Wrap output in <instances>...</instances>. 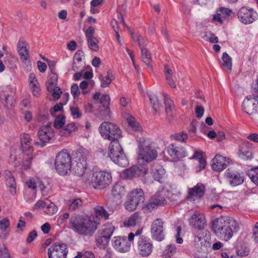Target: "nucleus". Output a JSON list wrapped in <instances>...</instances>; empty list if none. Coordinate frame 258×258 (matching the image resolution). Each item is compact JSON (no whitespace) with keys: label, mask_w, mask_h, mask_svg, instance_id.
Masks as SVG:
<instances>
[{"label":"nucleus","mask_w":258,"mask_h":258,"mask_svg":"<svg viewBox=\"0 0 258 258\" xmlns=\"http://www.w3.org/2000/svg\"><path fill=\"white\" fill-rule=\"evenodd\" d=\"M163 222L161 219L153 221L151 228V233L153 238L161 241L164 239Z\"/></svg>","instance_id":"obj_12"},{"label":"nucleus","mask_w":258,"mask_h":258,"mask_svg":"<svg viewBox=\"0 0 258 258\" xmlns=\"http://www.w3.org/2000/svg\"><path fill=\"white\" fill-rule=\"evenodd\" d=\"M204 39L206 41H208L211 43H218V38L215 34L210 32H206L204 35Z\"/></svg>","instance_id":"obj_52"},{"label":"nucleus","mask_w":258,"mask_h":258,"mask_svg":"<svg viewBox=\"0 0 258 258\" xmlns=\"http://www.w3.org/2000/svg\"><path fill=\"white\" fill-rule=\"evenodd\" d=\"M230 162V159L221 155H216L212 159L211 165L213 169L216 171H220L226 168Z\"/></svg>","instance_id":"obj_22"},{"label":"nucleus","mask_w":258,"mask_h":258,"mask_svg":"<svg viewBox=\"0 0 258 258\" xmlns=\"http://www.w3.org/2000/svg\"><path fill=\"white\" fill-rule=\"evenodd\" d=\"M83 204V202L81 199L78 198L73 200L69 206V209L72 210H75L76 209L79 208Z\"/></svg>","instance_id":"obj_57"},{"label":"nucleus","mask_w":258,"mask_h":258,"mask_svg":"<svg viewBox=\"0 0 258 258\" xmlns=\"http://www.w3.org/2000/svg\"><path fill=\"white\" fill-rule=\"evenodd\" d=\"M71 93L75 98H78L80 94L79 87L77 84H74L71 87Z\"/></svg>","instance_id":"obj_62"},{"label":"nucleus","mask_w":258,"mask_h":258,"mask_svg":"<svg viewBox=\"0 0 258 258\" xmlns=\"http://www.w3.org/2000/svg\"><path fill=\"white\" fill-rule=\"evenodd\" d=\"M191 159H199V165L197 167V171H200L204 169L206 167V162L202 157V153L198 151H195L194 155L192 156Z\"/></svg>","instance_id":"obj_39"},{"label":"nucleus","mask_w":258,"mask_h":258,"mask_svg":"<svg viewBox=\"0 0 258 258\" xmlns=\"http://www.w3.org/2000/svg\"><path fill=\"white\" fill-rule=\"evenodd\" d=\"M212 227L216 236L225 241H228L239 228L238 222L228 216H221L213 222Z\"/></svg>","instance_id":"obj_1"},{"label":"nucleus","mask_w":258,"mask_h":258,"mask_svg":"<svg viewBox=\"0 0 258 258\" xmlns=\"http://www.w3.org/2000/svg\"><path fill=\"white\" fill-rule=\"evenodd\" d=\"M176 251V248L174 244L168 245L166 249L164 250V254L170 256L175 253Z\"/></svg>","instance_id":"obj_56"},{"label":"nucleus","mask_w":258,"mask_h":258,"mask_svg":"<svg viewBox=\"0 0 258 258\" xmlns=\"http://www.w3.org/2000/svg\"><path fill=\"white\" fill-rule=\"evenodd\" d=\"M141 58L142 61L146 64L147 67L151 70L152 69L151 65L152 57L150 52L145 48H142L141 50Z\"/></svg>","instance_id":"obj_37"},{"label":"nucleus","mask_w":258,"mask_h":258,"mask_svg":"<svg viewBox=\"0 0 258 258\" xmlns=\"http://www.w3.org/2000/svg\"><path fill=\"white\" fill-rule=\"evenodd\" d=\"M153 245L152 241L145 236H141L137 242V250L143 257L149 256L152 252Z\"/></svg>","instance_id":"obj_9"},{"label":"nucleus","mask_w":258,"mask_h":258,"mask_svg":"<svg viewBox=\"0 0 258 258\" xmlns=\"http://www.w3.org/2000/svg\"><path fill=\"white\" fill-rule=\"evenodd\" d=\"M67 246L62 243H55L48 249V258H66Z\"/></svg>","instance_id":"obj_10"},{"label":"nucleus","mask_w":258,"mask_h":258,"mask_svg":"<svg viewBox=\"0 0 258 258\" xmlns=\"http://www.w3.org/2000/svg\"><path fill=\"white\" fill-rule=\"evenodd\" d=\"M95 33V29L90 26L85 31V36L87 39L88 46L90 49L97 51L99 50L98 40L94 36Z\"/></svg>","instance_id":"obj_19"},{"label":"nucleus","mask_w":258,"mask_h":258,"mask_svg":"<svg viewBox=\"0 0 258 258\" xmlns=\"http://www.w3.org/2000/svg\"><path fill=\"white\" fill-rule=\"evenodd\" d=\"M110 238L101 234L99 232L96 238V244L100 248H104L108 244Z\"/></svg>","instance_id":"obj_40"},{"label":"nucleus","mask_w":258,"mask_h":258,"mask_svg":"<svg viewBox=\"0 0 258 258\" xmlns=\"http://www.w3.org/2000/svg\"><path fill=\"white\" fill-rule=\"evenodd\" d=\"M52 90H48V92L52 93V95L54 99H58L60 97V95L62 93V91L58 87L53 86Z\"/></svg>","instance_id":"obj_58"},{"label":"nucleus","mask_w":258,"mask_h":258,"mask_svg":"<svg viewBox=\"0 0 258 258\" xmlns=\"http://www.w3.org/2000/svg\"><path fill=\"white\" fill-rule=\"evenodd\" d=\"M0 258H11L10 254L6 247L0 248Z\"/></svg>","instance_id":"obj_64"},{"label":"nucleus","mask_w":258,"mask_h":258,"mask_svg":"<svg viewBox=\"0 0 258 258\" xmlns=\"http://www.w3.org/2000/svg\"><path fill=\"white\" fill-rule=\"evenodd\" d=\"M148 171L146 166L140 165L133 166L125 170L123 175L126 179H132L135 177H138L145 175Z\"/></svg>","instance_id":"obj_14"},{"label":"nucleus","mask_w":258,"mask_h":258,"mask_svg":"<svg viewBox=\"0 0 258 258\" xmlns=\"http://www.w3.org/2000/svg\"><path fill=\"white\" fill-rule=\"evenodd\" d=\"M173 139L182 142H185L187 140V135L184 132H180L173 135Z\"/></svg>","instance_id":"obj_54"},{"label":"nucleus","mask_w":258,"mask_h":258,"mask_svg":"<svg viewBox=\"0 0 258 258\" xmlns=\"http://www.w3.org/2000/svg\"><path fill=\"white\" fill-rule=\"evenodd\" d=\"M247 175L254 184L258 185V167L249 170Z\"/></svg>","instance_id":"obj_48"},{"label":"nucleus","mask_w":258,"mask_h":258,"mask_svg":"<svg viewBox=\"0 0 258 258\" xmlns=\"http://www.w3.org/2000/svg\"><path fill=\"white\" fill-rule=\"evenodd\" d=\"M165 111L168 117H172L173 115L174 105L172 100L168 97L167 95L164 94Z\"/></svg>","instance_id":"obj_35"},{"label":"nucleus","mask_w":258,"mask_h":258,"mask_svg":"<svg viewBox=\"0 0 258 258\" xmlns=\"http://www.w3.org/2000/svg\"><path fill=\"white\" fill-rule=\"evenodd\" d=\"M254 102H255V97H252L251 96H247L242 103L243 111L249 115H252L256 112V108L253 107Z\"/></svg>","instance_id":"obj_24"},{"label":"nucleus","mask_w":258,"mask_h":258,"mask_svg":"<svg viewBox=\"0 0 258 258\" xmlns=\"http://www.w3.org/2000/svg\"><path fill=\"white\" fill-rule=\"evenodd\" d=\"M225 176L230 184L232 186H236L243 183V176L239 172L228 169L225 172Z\"/></svg>","instance_id":"obj_18"},{"label":"nucleus","mask_w":258,"mask_h":258,"mask_svg":"<svg viewBox=\"0 0 258 258\" xmlns=\"http://www.w3.org/2000/svg\"><path fill=\"white\" fill-rule=\"evenodd\" d=\"M127 121L130 126L135 130H139L140 128L139 123L136 121L135 117L130 116L127 118Z\"/></svg>","instance_id":"obj_55"},{"label":"nucleus","mask_w":258,"mask_h":258,"mask_svg":"<svg viewBox=\"0 0 258 258\" xmlns=\"http://www.w3.org/2000/svg\"><path fill=\"white\" fill-rule=\"evenodd\" d=\"M88 155V153L85 149H80L76 152V157H75V161L78 160L81 162L84 161L86 162Z\"/></svg>","instance_id":"obj_46"},{"label":"nucleus","mask_w":258,"mask_h":258,"mask_svg":"<svg viewBox=\"0 0 258 258\" xmlns=\"http://www.w3.org/2000/svg\"><path fill=\"white\" fill-rule=\"evenodd\" d=\"M210 242L207 241L205 238L200 235L199 233L195 234L192 244L193 247L197 251L194 254L195 258H208L207 253L203 251L204 248L210 246Z\"/></svg>","instance_id":"obj_7"},{"label":"nucleus","mask_w":258,"mask_h":258,"mask_svg":"<svg viewBox=\"0 0 258 258\" xmlns=\"http://www.w3.org/2000/svg\"><path fill=\"white\" fill-rule=\"evenodd\" d=\"M108 156L114 163L119 166L125 167L128 165V160L124 153L123 150L109 152Z\"/></svg>","instance_id":"obj_15"},{"label":"nucleus","mask_w":258,"mask_h":258,"mask_svg":"<svg viewBox=\"0 0 258 258\" xmlns=\"http://www.w3.org/2000/svg\"><path fill=\"white\" fill-rule=\"evenodd\" d=\"M151 170L153 178L160 182L165 173V170L163 167L158 163H154L152 165Z\"/></svg>","instance_id":"obj_27"},{"label":"nucleus","mask_w":258,"mask_h":258,"mask_svg":"<svg viewBox=\"0 0 258 258\" xmlns=\"http://www.w3.org/2000/svg\"><path fill=\"white\" fill-rule=\"evenodd\" d=\"M157 151L151 146V143L149 140L144 138H141L139 141L138 159L142 160L146 162H151L157 157Z\"/></svg>","instance_id":"obj_4"},{"label":"nucleus","mask_w":258,"mask_h":258,"mask_svg":"<svg viewBox=\"0 0 258 258\" xmlns=\"http://www.w3.org/2000/svg\"><path fill=\"white\" fill-rule=\"evenodd\" d=\"M57 81V76L56 74L52 72L51 74L48 77V79L46 82V85L47 90H52L53 86L56 85Z\"/></svg>","instance_id":"obj_42"},{"label":"nucleus","mask_w":258,"mask_h":258,"mask_svg":"<svg viewBox=\"0 0 258 258\" xmlns=\"http://www.w3.org/2000/svg\"><path fill=\"white\" fill-rule=\"evenodd\" d=\"M222 62L221 66L226 68L229 71L232 70V58L226 52H224L222 57Z\"/></svg>","instance_id":"obj_43"},{"label":"nucleus","mask_w":258,"mask_h":258,"mask_svg":"<svg viewBox=\"0 0 258 258\" xmlns=\"http://www.w3.org/2000/svg\"><path fill=\"white\" fill-rule=\"evenodd\" d=\"M93 99L98 103L102 104L104 107L108 108L110 101V97L108 95L103 94L101 95L100 92H97L94 95Z\"/></svg>","instance_id":"obj_31"},{"label":"nucleus","mask_w":258,"mask_h":258,"mask_svg":"<svg viewBox=\"0 0 258 258\" xmlns=\"http://www.w3.org/2000/svg\"><path fill=\"white\" fill-rule=\"evenodd\" d=\"M129 198L140 204L144 201L143 190L141 188H136L131 192Z\"/></svg>","instance_id":"obj_32"},{"label":"nucleus","mask_w":258,"mask_h":258,"mask_svg":"<svg viewBox=\"0 0 258 258\" xmlns=\"http://www.w3.org/2000/svg\"><path fill=\"white\" fill-rule=\"evenodd\" d=\"M6 184L11 194L15 195L16 192V183L14 177L11 175L9 176L6 180Z\"/></svg>","instance_id":"obj_45"},{"label":"nucleus","mask_w":258,"mask_h":258,"mask_svg":"<svg viewBox=\"0 0 258 258\" xmlns=\"http://www.w3.org/2000/svg\"><path fill=\"white\" fill-rule=\"evenodd\" d=\"M54 166L56 172L60 175H66L71 171L72 161L71 155L67 151L58 152L55 159Z\"/></svg>","instance_id":"obj_3"},{"label":"nucleus","mask_w":258,"mask_h":258,"mask_svg":"<svg viewBox=\"0 0 258 258\" xmlns=\"http://www.w3.org/2000/svg\"><path fill=\"white\" fill-rule=\"evenodd\" d=\"M94 212L96 216L95 220L97 221L98 217L104 218L105 220L109 219V214L104 208L101 206H97L94 208Z\"/></svg>","instance_id":"obj_36"},{"label":"nucleus","mask_w":258,"mask_h":258,"mask_svg":"<svg viewBox=\"0 0 258 258\" xmlns=\"http://www.w3.org/2000/svg\"><path fill=\"white\" fill-rule=\"evenodd\" d=\"M29 80L30 81V87L31 89L36 87L38 85V83L36 79L35 75L33 73H30L29 76Z\"/></svg>","instance_id":"obj_59"},{"label":"nucleus","mask_w":258,"mask_h":258,"mask_svg":"<svg viewBox=\"0 0 258 258\" xmlns=\"http://www.w3.org/2000/svg\"><path fill=\"white\" fill-rule=\"evenodd\" d=\"M125 237H114L112 241L113 247L120 252H126L130 249L131 242Z\"/></svg>","instance_id":"obj_13"},{"label":"nucleus","mask_w":258,"mask_h":258,"mask_svg":"<svg viewBox=\"0 0 258 258\" xmlns=\"http://www.w3.org/2000/svg\"><path fill=\"white\" fill-rule=\"evenodd\" d=\"M98 78L101 82L100 86L103 88L108 87L115 78L114 75L109 71L106 76H103L102 74H100Z\"/></svg>","instance_id":"obj_33"},{"label":"nucleus","mask_w":258,"mask_h":258,"mask_svg":"<svg viewBox=\"0 0 258 258\" xmlns=\"http://www.w3.org/2000/svg\"><path fill=\"white\" fill-rule=\"evenodd\" d=\"M139 204L130 198L125 203V208L129 211H133L136 209Z\"/></svg>","instance_id":"obj_50"},{"label":"nucleus","mask_w":258,"mask_h":258,"mask_svg":"<svg viewBox=\"0 0 258 258\" xmlns=\"http://www.w3.org/2000/svg\"><path fill=\"white\" fill-rule=\"evenodd\" d=\"M64 117L63 115H59L55 118L53 126L56 128H59L64 124Z\"/></svg>","instance_id":"obj_53"},{"label":"nucleus","mask_w":258,"mask_h":258,"mask_svg":"<svg viewBox=\"0 0 258 258\" xmlns=\"http://www.w3.org/2000/svg\"><path fill=\"white\" fill-rule=\"evenodd\" d=\"M76 164L73 165L72 164V169L74 171L75 174L78 176H82L85 173V171L87 166V162H80L78 160L75 161Z\"/></svg>","instance_id":"obj_34"},{"label":"nucleus","mask_w":258,"mask_h":258,"mask_svg":"<svg viewBox=\"0 0 258 258\" xmlns=\"http://www.w3.org/2000/svg\"><path fill=\"white\" fill-rule=\"evenodd\" d=\"M114 230V226L111 224H108L104 225L98 232L110 239Z\"/></svg>","instance_id":"obj_41"},{"label":"nucleus","mask_w":258,"mask_h":258,"mask_svg":"<svg viewBox=\"0 0 258 258\" xmlns=\"http://www.w3.org/2000/svg\"><path fill=\"white\" fill-rule=\"evenodd\" d=\"M54 134L51 123L48 122L46 125L41 126L37 133V136L41 142V147L44 146L45 144L48 142L53 137Z\"/></svg>","instance_id":"obj_11"},{"label":"nucleus","mask_w":258,"mask_h":258,"mask_svg":"<svg viewBox=\"0 0 258 258\" xmlns=\"http://www.w3.org/2000/svg\"><path fill=\"white\" fill-rule=\"evenodd\" d=\"M124 194V188L120 184H116L113 186L111 190V196L114 201L116 202L119 201Z\"/></svg>","instance_id":"obj_30"},{"label":"nucleus","mask_w":258,"mask_h":258,"mask_svg":"<svg viewBox=\"0 0 258 258\" xmlns=\"http://www.w3.org/2000/svg\"><path fill=\"white\" fill-rule=\"evenodd\" d=\"M239 21L245 24H251L258 18V14L253 9L243 7L237 13Z\"/></svg>","instance_id":"obj_8"},{"label":"nucleus","mask_w":258,"mask_h":258,"mask_svg":"<svg viewBox=\"0 0 258 258\" xmlns=\"http://www.w3.org/2000/svg\"><path fill=\"white\" fill-rule=\"evenodd\" d=\"M189 224L198 230L203 229L206 225L205 218L203 215L196 212L190 218Z\"/></svg>","instance_id":"obj_23"},{"label":"nucleus","mask_w":258,"mask_h":258,"mask_svg":"<svg viewBox=\"0 0 258 258\" xmlns=\"http://www.w3.org/2000/svg\"><path fill=\"white\" fill-rule=\"evenodd\" d=\"M99 222L95 220L94 216L89 217L75 215L70 219V228L83 236H92Z\"/></svg>","instance_id":"obj_2"},{"label":"nucleus","mask_w":258,"mask_h":258,"mask_svg":"<svg viewBox=\"0 0 258 258\" xmlns=\"http://www.w3.org/2000/svg\"><path fill=\"white\" fill-rule=\"evenodd\" d=\"M150 99L154 110L156 112H158L160 110V108L162 107V104L159 101L158 97L155 95H150Z\"/></svg>","instance_id":"obj_47"},{"label":"nucleus","mask_w":258,"mask_h":258,"mask_svg":"<svg viewBox=\"0 0 258 258\" xmlns=\"http://www.w3.org/2000/svg\"><path fill=\"white\" fill-rule=\"evenodd\" d=\"M101 136L106 140L112 141L119 140L121 137V131L116 125L108 122H104L99 126Z\"/></svg>","instance_id":"obj_5"},{"label":"nucleus","mask_w":258,"mask_h":258,"mask_svg":"<svg viewBox=\"0 0 258 258\" xmlns=\"http://www.w3.org/2000/svg\"><path fill=\"white\" fill-rule=\"evenodd\" d=\"M205 194V186L199 183L194 187L189 188L186 199L192 201L201 199Z\"/></svg>","instance_id":"obj_20"},{"label":"nucleus","mask_w":258,"mask_h":258,"mask_svg":"<svg viewBox=\"0 0 258 258\" xmlns=\"http://www.w3.org/2000/svg\"><path fill=\"white\" fill-rule=\"evenodd\" d=\"M44 211L47 215H53L57 211V208L54 203L49 202L47 204L46 208H44Z\"/></svg>","instance_id":"obj_49"},{"label":"nucleus","mask_w":258,"mask_h":258,"mask_svg":"<svg viewBox=\"0 0 258 258\" xmlns=\"http://www.w3.org/2000/svg\"><path fill=\"white\" fill-rule=\"evenodd\" d=\"M141 220V218L138 213H136L130 216L127 220L124 222L125 225L127 226H135L137 223Z\"/></svg>","instance_id":"obj_44"},{"label":"nucleus","mask_w":258,"mask_h":258,"mask_svg":"<svg viewBox=\"0 0 258 258\" xmlns=\"http://www.w3.org/2000/svg\"><path fill=\"white\" fill-rule=\"evenodd\" d=\"M71 114L74 118H78L81 116V113L78 107H73L70 108Z\"/></svg>","instance_id":"obj_61"},{"label":"nucleus","mask_w":258,"mask_h":258,"mask_svg":"<svg viewBox=\"0 0 258 258\" xmlns=\"http://www.w3.org/2000/svg\"><path fill=\"white\" fill-rule=\"evenodd\" d=\"M9 220L7 218H4L0 221V229L4 231L9 226Z\"/></svg>","instance_id":"obj_63"},{"label":"nucleus","mask_w":258,"mask_h":258,"mask_svg":"<svg viewBox=\"0 0 258 258\" xmlns=\"http://www.w3.org/2000/svg\"><path fill=\"white\" fill-rule=\"evenodd\" d=\"M166 204V200L162 192L157 193L147 205L148 208H155L157 206H162Z\"/></svg>","instance_id":"obj_25"},{"label":"nucleus","mask_w":258,"mask_h":258,"mask_svg":"<svg viewBox=\"0 0 258 258\" xmlns=\"http://www.w3.org/2000/svg\"><path fill=\"white\" fill-rule=\"evenodd\" d=\"M112 182V176L110 173L100 171L93 174L91 182L95 189H103L108 186Z\"/></svg>","instance_id":"obj_6"},{"label":"nucleus","mask_w":258,"mask_h":258,"mask_svg":"<svg viewBox=\"0 0 258 258\" xmlns=\"http://www.w3.org/2000/svg\"><path fill=\"white\" fill-rule=\"evenodd\" d=\"M239 156L243 160L250 159L253 157L251 148L249 143L241 144L239 148Z\"/></svg>","instance_id":"obj_26"},{"label":"nucleus","mask_w":258,"mask_h":258,"mask_svg":"<svg viewBox=\"0 0 258 258\" xmlns=\"http://www.w3.org/2000/svg\"><path fill=\"white\" fill-rule=\"evenodd\" d=\"M77 129L76 124L74 122L67 124L64 127L61 128L59 134L61 136H68Z\"/></svg>","instance_id":"obj_38"},{"label":"nucleus","mask_w":258,"mask_h":258,"mask_svg":"<svg viewBox=\"0 0 258 258\" xmlns=\"http://www.w3.org/2000/svg\"><path fill=\"white\" fill-rule=\"evenodd\" d=\"M169 155L173 158H181L185 156V151L183 148L176 146L173 144L167 147Z\"/></svg>","instance_id":"obj_28"},{"label":"nucleus","mask_w":258,"mask_h":258,"mask_svg":"<svg viewBox=\"0 0 258 258\" xmlns=\"http://www.w3.org/2000/svg\"><path fill=\"white\" fill-rule=\"evenodd\" d=\"M234 15V13L232 10L223 7L220 8L217 10L216 13L213 16V21H217L220 24H222L224 19L232 18Z\"/></svg>","instance_id":"obj_21"},{"label":"nucleus","mask_w":258,"mask_h":258,"mask_svg":"<svg viewBox=\"0 0 258 258\" xmlns=\"http://www.w3.org/2000/svg\"><path fill=\"white\" fill-rule=\"evenodd\" d=\"M18 51L22 62L30 64L29 45L24 41H19L17 44Z\"/></svg>","instance_id":"obj_17"},{"label":"nucleus","mask_w":258,"mask_h":258,"mask_svg":"<svg viewBox=\"0 0 258 258\" xmlns=\"http://www.w3.org/2000/svg\"><path fill=\"white\" fill-rule=\"evenodd\" d=\"M21 145L24 152H32L33 149L31 143V139L28 134H24L21 136Z\"/></svg>","instance_id":"obj_29"},{"label":"nucleus","mask_w":258,"mask_h":258,"mask_svg":"<svg viewBox=\"0 0 258 258\" xmlns=\"http://www.w3.org/2000/svg\"><path fill=\"white\" fill-rule=\"evenodd\" d=\"M121 150H123V149L119 144L118 140L111 141L109 146V152L121 151Z\"/></svg>","instance_id":"obj_51"},{"label":"nucleus","mask_w":258,"mask_h":258,"mask_svg":"<svg viewBox=\"0 0 258 258\" xmlns=\"http://www.w3.org/2000/svg\"><path fill=\"white\" fill-rule=\"evenodd\" d=\"M32 159V156L23 153L19 158H16L14 165L15 167L21 166L20 169L23 172L30 168Z\"/></svg>","instance_id":"obj_16"},{"label":"nucleus","mask_w":258,"mask_h":258,"mask_svg":"<svg viewBox=\"0 0 258 258\" xmlns=\"http://www.w3.org/2000/svg\"><path fill=\"white\" fill-rule=\"evenodd\" d=\"M49 201L46 199L44 201L39 200L35 204L34 206V209L41 208H43V210L44 211V208H46V207L47 206V204H48V203H49Z\"/></svg>","instance_id":"obj_60"}]
</instances>
